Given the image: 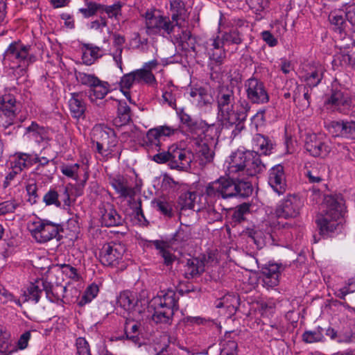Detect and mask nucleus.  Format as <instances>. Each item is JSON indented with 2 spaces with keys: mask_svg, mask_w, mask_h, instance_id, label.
I'll use <instances>...</instances> for the list:
<instances>
[{
  "mask_svg": "<svg viewBox=\"0 0 355 355\" xmlns=\"http://www.w3.org/2000/svg\"><path fill=\"white\" fill-rule=\"evenodd\" d=\"M254 148L264 155L270 154L273 149L274 143L268 137L262 135L257 134L252 139Z\"/></svg>",
  "mask_w": 355,
  "mask_h": 355,
  "instance_id": "nucleus-36",
  "label": "nucleus"
},
{
  "mask_svg": "<svg viewBox=\"0 0 355 355\" xmlns=\"http://www.w3.org/2000/svg\"><path fill=\"white\" fill-rule=\"evenodd\" d=\"M207 51L209 56L210 65H220L225 58L223 42L219 37L211 38L207 42Z\"/></svg>",
  "mask_w": 355,
  "mask_h": 355,
  "instance_id": "nucleus-17",
  "label": "nucleus"
},
{
  "mask_svg": "<svg viewBox=\"0 0 355 355\" xmlns=\"http://www.w3.org/2000/svg\"><path fill=\"white\" fill-rule=\"evenodd\" d=\"M249 177L250 176H243L239 177V178H234L237 190L236 196L245 197L249 196L252 193L253 188L252 184L248 181Z\"/></svg>",
  "mask_w": 355,
  "mask_h": 355,
  "instance_id": "nucleus-40",
  "label": "nucleus"
},
{
  "mask_svg": "<svg viewBox=\"0 0 355 355\" xmlns=\"http://www.w3.org/2000/svg\"><path fill=\"white\" fill-rule=\"evenodd\" d=\"M223 44L225 43L239 44L242 42V38L237 31L225 33L221 40Z\"/></svg>",
  "mask_w": 355,
  "mask_h": 355,
  "instance_id": "nucleus-58",
  "label": "nucleus"
},
{
  "mask_svg": "<svg viewBox=\"0 0 355 355\" xmlns=\"http://www.w3.org/2000/svg\"><path fill=\"white\" fill-rule=\"evenodd\" d=\"M123 3L120 1L114 3L113 5H101V10L105 12L109 18H114L118 20L121 16V8Z\"/></svg>",
  "mask_w": 355,
  "mask_h": 355,
  "instance_id": "nucleus-49",
  "label": "nucleus"
},
{
  "mask_svg": "<svg viewBox=\"0 0 355 355\" xmlns=\"http://www.w3.org/2000/svg\"><path fill=\"white\" fill-rule=\"evenodd\" d=\"M172 40L183 51H189L191 50L195 51V39L192 37L191 32L187 30L182 31L181 33L175 35Z\"/></svg>",
  "mask_w": 355,
  "mask_h": 355,
  "instance_id": "nucleus-32",
  "label": "nucleus"
},
{
  "mask_svg": "<svg viewBox=\"0 0 355 355\" xmlns=\"http://www.w3.org/2000/svg\"><path fill=\"white\" fill-rule=\"evenodd\" d=\"M101 56V50L99 47L89 44L83 46L82 60L85 64L92 65Z\"/></svg>",
  "mask_w": 355,
  "mask_h": 355,
  "instance_id": "nucleus-34",
  "label": "nucleus"
},
{
  "mask_svg": "<svg viewBox=\"0 0 355 355\" xmlns=\"http://www.w3.org/2000/svg\"><path fill=\"white\" fill-rule=\"evenodd\" d=\"M325 168L322 165H316L306 171V175L310 183H319L323 180Z\"/></svg>",
  "mask_w": 355,
  "mask_h": 355,
  "instance_id": "nucleus-45",
  "label": "nucleus"
},
{
  "mask_svg": "<svg viewBox=\"0 0 355 355\" xmlns=\"http://www.w3.org/2000/svg\"><path fill=\"white\" fill-rule=\"evenodd\" d=\"M238 304V299L234 295H226L218 300L216 303V308H225L230 312L235 311Z\"/></svg>",
  "mask_w": 355,
  "mask_h": 355,
  "instance_id": "nucleus-42",
  "label": "nucleus"
},
{
  "mask_svg": "<svg viewBox=\"0 0 355 355\" xmlns=\"http://www.w3.org/2000/svg\"><path fill=\"white\" fill-rule=\"evenodd\" d=\"M327 109L344 114H348L353 107L351 94L346 90H334L325 101Z\"/></svg>",
  "mask_w": 355,
  "mask_h": 355,
  "instance_id": "nucleus-10",
  "label": "nucleus"
},
{
  "mask_svg": "<svg viewBox=\"0 0 355 355\" xmlns=\"http://www.w3.org/2000/svg\"><path fill=\"white\" fill-rule=\"evenodd\" d=\"M324 72V67L320 64H318L314 67L312 71L306 73L304 76V81L307 86L311 89L317 86L321 82Z\"/></svg>",
  "mask_w": 355,
  "mask_h": 355,
  "instance_id": "nucleus-37",
  "label": "nucleus"
},
{
  "mask_svg": "<svg viewBox=\"0 0 355 355\" xmlns=\"http://www.w3.org/2000/svg\"><path fill=\"white\" fill-rule=\"evenodd\" d=\"M98 293V286L96 284H91L87 288L81 299L78 301V305L83 306L91 302L96 297Z\"/></svg>",
  "mask_w": 355,
  "mask_h": 355,
  "instance_id": "nucleus-48",
  "label": "nucleus"
},
{
  "mask_svg": "<svg viewBox=\"0 0 355 355\" xmlns=\"http://www.w3.org/2000/svg\"><path fill=\"white\" fill-rule=\"evenodd\" d=\"M157 65L158 62L156 60H153L146 62L141 69L134 71L136 82L144 83L148 85L155 83L156 79L152 70L155 69Z\"/></svg>",
  "mask_w": 355,
  "mask_h": 355,
  "instance_id": "nucleus-21",
  "label": "nucleus"
},
{
  "mask_svg": "<svg viewBox=\"0 0 355 355\" xmlns=\"http://www.w3.org/2000/svg\"><path fill=\"white\" fill-rule=\"evenodd\" d=\"M194 144L199 148V149L197 150V152L201 159L202 162L205 164L211 162L213 160L214 153L209 147V146L206 143L202 141L200 142L196 139L194 140Z\"/></svg>",
  "mask_w": 355,
  "mask_h": 355,
  "instance_id": "nucleus-43",
  "label": "nucleus"
},
{
  "mask_svg": "<svg viewBox=\"0 0 355 355\" xmlns=\"http://www.w3.org/2000/svg\"><path fill=\"white\" fill-rule=\"evenodd\" d=\"M184 268L185 278L192 279L199 276L205 271V262L199 258H191L187 260Z\"/></svg>",
  "mask_w": 355,
  "mask_h": 355,
  "instance_id": "nucleus-26",
  "label": "nucleus"
},
{
  "mask_svg": "<svg viewBox=\"0 0 355 355\" xmlns=\"http://www.w3.org/2000/svg\"><path fill=\"white\" fill-rule=\"evenodd\" d=\"M112 186L115 191L123 198H132L135 194V189L129 184L123 176H117L112 179Z\"/></svg>",
  "mask_w": 355,
  "mask_h": 355,
  "instance_id": "nucleus-29",
  "label": "nucleus"
},
{
  "mask_svg": "<svg viewBox=\"0 0 355 355\" xmlns=\"http://www.w3.org/2000/svg\"><path fill=\"white\" fill-rule=\"evenodd\" d=\"M329 132L333 137H340L355 140V121H332L326 125Z\"/></svg>",
  "mask_w": 355,
  "mask_h": 355,
  "instance_id": "nucleus-14",
  "label": "nucleus"
},
{
  "mask_svg": "<svg viewBox=\"0 0 355 355\" xmlns=\"http://www.w3.org/2000/svg\"><path fill=\"white\" fill-rule=\"evenodd\" d=\"M118 304L124 310L130 311L137 304L135 293L130 291H125L120 293L117 298Z\"/></svg>",
  "mask_w": 355,
  "mask_h": 355,
  "instance_id": "nucleus-35",
  "label": "nucleus"
},
{
  "mask_svg": "<svg viewBox=\"0 0 355 355\" xmlns=\"http://www.w3.org/2000/svg\"><path fill=\"white\" fill-rule=\"evenodd\" d=\"M250 211V205L247 203H243L237 206L232 214V218L237 222L244 220V216Z\"/></svg>",
  "mask_w": 355,
  "mask_h": 355,
  "instance_id": "nucleus-57",
  "label": "nucleus"
},
{
  "mask_svg": "<svg viewBox=\"0 0 355 355\" xmlns=\"http://www.w3.org/2000/svg\"><path fill=\"white\" fill-rule=\"evenodd\" d=\"M349 55L347 53L346 49H344L335 55L333 63L335 65L347 67L349 66Z\"/></svg>",
  "mask_w": 355,
  "mask_h": 355,
  "instance_id": "nucleus-61",
  "label": "nucleus"
},
{
  "mask_svg": "<svg viewBox=\"0 0 355 355\" xmlns=\"http://www.w3.org/2000/svg\"><path fill=\"white\" fill-rule=\"evenodd\" d=\"M170 11L171 21L178 27H180L182 22L187 20L189 17V12L182 0H171Z\"/></svg>",
  "mask_w": 355,
  "mask_h": 355,
  "instance_id": "nucleus-20",
  "label": "nucleus"
},
{
  "mask_svg": "<svg viewBox=\"0 0 355 355\" xmlns=\"http://www.w3.org/2000/svg\"><path fill=\"white\" fill-rule=\"evenodd\" d=\"M22 43L17 41L11 43L3 54L5 64H7L13 70V73L17 78L20 77L22 69Z\"/></svg>",
  "mask_w": 355,
  "mask_h": 355,
  "instance_id": "nucleus-12",
  "label": "nucleus"
},
{
  "mask_svg": "<svg viewBox=\"0 0 355 355\" xmlns=\"http://www.w3.org/2000/svg\"><path fill=\"white\" fill-rule=\"evenodd\" d=\"M248 99L252 103L263 104L268 103L269 96L264 84L259 80L251 78L245 83Z\"/></svg>",
  "mask_w": 355,
  "mask_h": 355,
  "instance_id": "nucleus-13",
  "label": "nucleus"
},
{
  "mask_svg": "<svg viewBox=\"0 0 355 355\" xmlns=\"http://www.w3.org/2000/svg\"><path fill=\"white\" fill-rule=\"evenodd\" d=\"M43 200L46 205H54L56 207L60 206V202L58 200V194L54 190H50L46 193L43 198Z\"/></svg>",
  "mask_w": 355,
  "mask_h": 355,
  "instance_id": "nucleus-62",
  "label": "nucleus"
},
{
  "mask_svg": "<svg viewBox=\"0 0 355 355\" xmlns=\"http://www.w3.org/2000/svg\"><path fill=\"white\" fill-rule=\"evenodd\" d=\"M227 164V175L232 179L254 176L261 172L264 168L259 157L250 151L238 150L233 153Z\"/></svg>",
  "mask_w": 355,
  "mask_h": 355,
  "instance_id": "nucleus-3",
  "label": "nucleus"
},
{
  "mask_svg": "<svg viewBox=\"0 0 355 355\" xmlns=\"http://www.w3.org/2000/svg\"><path fill=\"white\" fill-rule=\"evenodd\" d=\"M135 82H136V79L133 71L125 74L120 81L121 91L130 102H131V98L129 89Z\"/></svg>",
  "mask_w": 355,
  "mask_h": 355,
  "instance_id": "nucleus-44",
  "label": "nucleus"
},
{
  "mask_svg": "<svg viewBox=\"0 0 355 355\" xmlns=\"http://www.w3.org/2000/svg\"><path fill=\"white\" fill-rule=\"evenodd\" d=\"M216 101L218 118L223 128H233L232 135L235 137L243 128V122L248 116L250 105L246 101L236 102L234 87L232 86L221 87Z\"/></svg>",
  "mask_w": 355,
  "mask_h": 355,
  "instance_id": "nucleus-1",
  "label": "nucleus"
},
{
  "mask_svg": "<svg viewBox=\"0 0 355 355\" xmlns=\"http://www.w3.org/2000/svg\"><path fill=\"white\" fill-rule=\"evenodd\" d=\"M191 234L187 228H180L175 234L172 241H171V245H179L184 246L185 243L190 239Z\"/></svg>",
  "mask_w": 355,
  "mask_h": 355,
  "instance_id": "nucleus-51",
  "label": "nucleus"
},
{
  "mask_svg": "<svg viewBox=\"0 0 355 355\" xmlns=\"http://www.w3.org/2000/svg\"><path fill=\"white\" fill-rule=\"evenodd\" d=\"M112 38L113 46L115 48V50L111 53V55L117 67L122 70L123 45L125 42V39L124 36L116 33L113 34Z\"/></svg>",
  "mask_w": 355,
  "mask_h": 355,
  "instance_id": "nucleus-33",
  "label": "nucleus"
},
{
  "mask_svg": "<svg viewBox=\"0 0 355 355\" xmlns=\"http://www.w3.org/2000/svg\"><path fill=\"white\" fill-rule=\"evenodd\" d=\"M234 179L230 177H220L207 184L205 194L206 198L216 200L220 198H228L236 196L237 190Z\"/></svg>",
  "mask_w": 355,
  "mask_h": 355,
  "instance_id": "nucleus-9",
  "label": "nucleus"
},
{
  "mask_svg": "<svg viewBox=\"0 0 355 355\" xmlns=\"http://www.w3.org/2000/svg\"><path fill=\"white\" fill-rule=\"evenodd\" d=\"M177 88L171 84L166 85L163 89L162 102L163 104H167L172 108L176 107L175 92Z\"/></svg>",
  "mask_w": 355,
  "mask_h": 355,
  "instance_id": "nucleus-41",
  "label": "nucleus"
},
{
  "mask_svg": "<svg viewBox=\"0 0 355 355\" xmlns=\"http://www.w3.org/2000/svg\"><path fill=\"white\" fill-rule=\"evenodd\" d=\"M61 270L62 273L66 275L68 278L78 280L79 278L76 268L69 264H60L58 266Z\"/></svg>",
  "mask_w": 355,
  "mask_h": 355,
  "instance_id": "nucleus-60",
  "label": "nucleus"
},
{
  "mask_svg": "<svg viewBox=\"0 0 355 355\" xmlns=\"http://www.w3.org/2000/svg\"><path fill=\"white\" fill-rule=\"evenodd\" d=\"M125 332L128 339L135 341L140 334V324L137 322L128 320L125 324Z\"/></svg>",
  "mask_w": 355,
  "mask_h": 355,
  "instance_id": "nucleus-47",
  "label": "nucleus"
},
{
  "mask_svg": "<svg viewBox=\"0 0 355 355\" xmlns=\"http://www.w3.org/2000/svg\"><path fill=\"white\" fill-rule=\"evenodd\" d=\"M324 336L321 328H318L313 331H305L302 335V339L307 343L322 341Z\"/></svg>",
  "mask_w": 355,
  "mask_h": 355,
  "instance_id": "nucleus-54",
  "label": "nucleus"
},
{
  "mask_svg": "<svg viewBox=\"0 0 355 355\" xmlns=\"http://www.w3.org/2000/svg\"><path fill=\"white\" fill-rule=\"evenodd\" d=\"M93 142L116 144V139L114 131L101 124L96 125L92 130Z\"/></svg>",
  "mask_w": 355,
  "mask_h": 355,
  "instance_id": "nucleus-22",
  "label": "nucleus"
},
{
  "mask_svg": "<svg viewBox=\"0 0 355 355\" xmlns=\"http://www.w3.org/2000/svg\"><path fill=\"white\" fill-rule=\"evenodd\" d=\"M151 243L157 250V254L164 259V264L166 266L171 265L175 260L171 244L159 240L153 241Z\"/></svg>",
  "mask_w": 355,
  "mask_h": 355,
  "instance_id": "nucleus-28",
  "label": "nucleus"
},
{
  "mask_svg": "<svg viewBox=\"0 0 355 355\" xmlns=\"http://www.w3.org/2000/svg\"><path fill=\"white\" fill-rule=\"evenodd\" d=\"M281 268L277 263H269L262 268L261 278L263 286L273 288L278 285Z\"/></svg>",
  "mask_w": 355,
  "mask_h": 355,
  "instance_id": "nucleus-19",
  "label": "nucleus"
},
{
  "mask_svg": "<svg viewBox=\"0 0 355 355\" xmlns=\"http://www.w3.org/2000/svg\"><path fill=\"white\" fill-rule=\"evenodd\" d=\"M76 77L78 83L88 86L90 88L98 81V78L94 74L86 73L81 71L76 72Z\"/></svg>",
  "mask_w": 355,
  "mask_h": 355,
  "instance_id": "nucleus-53",
  "label": "nucleus"
},
{
  "mask_svg": "<svg viewBox=\"0 0 355 355\" xmlns=\"http://www.w3.org/2000/svg\"><path fill=\"white\" fill-rule=\"evenodd\" d=\"M80 165L78 164H63L60 166V171L68 178H72L73 180H77L78 179V172L79 170Z\"/></svg>",
  "mask_w": 355,
  "mask_h": 355,
  "instance_id": "nucleus-55",
  "label": "nucleus"
},
{
  "mask_svg": "<svg viewBox=\"0 0 355 355\" xmlns=\"http://www.w3.org/2000/svg\"><path fill=\"white\" fill-rule=\"evenodd\" d=\"M70 112L73 118H84L86 110V103L82 93H71L69 100Z\"/></svg>",
  "mask_w": 355,
  "mask_h": 355,
  "instance_id": "nucleus-24",
  "label": "nucleus"
},
{
  "mask_svg": "<svg viewBox=\"0 0 355 355\" xmlns=\"http://www.w3.org/2000/svg\"><path fill=\"white\" fill-rule=\"evenodd\" d=\"M198 98V106L202 108L211 105L214 99L210 92L204 87H200Z\"/></svg>",
  "mask_w": 355,
  "mask_h": 355,
  "instance_id": "nucleus-52",
  "label": "nucleus"
},
{
  "mask_svg": "<svg viewBox=\"0 0 355 355\" xmlns=\"http://www.w3.org/2000/svg\"><path fill=\"white\" fill-rule=\"evenodd\" d=\"M76 345L78 355H92L89 344L84 338H78Z\"/></svg>",
  "mask_w": 355,
  "mask_h": 355,
  "instance_id": "nucleus-59",
  "label": "nucleus"
},
{
  "mask_svg": "<svg viewBox=\"0 0 355 355\" xmlns=\"http://www.w3.org/2000/svg\"><path fill=\"white\" fill-rule=\"evenodd\" d=\"M345 211V201L341 196H325L315 219L320 234L328 236L339 229L343 224Z\"/></svg>",
  "mask_w": 355,
  "mask_h": 355,
  "instance_id": "nucleus-2",
  "label": "nucleus"
},
{
  "mask_svg": "<svg viewBox=\"0 0 355 355\" xmlns=\"http://www.w3.org/2000/svg\"><path fill=\"white\" fill-rule=\"evenodd\" d=\"M96 144V150L97 152L103 157L109 156L112 152V148L115 146L116 144H106L101 142H95Z\"/></svg>",
  "mask_w": 355,
  "mask_h": 355,
  "instance_id": "nucleus-63",
  "label": "nucleus"
},
{
  "mask_svg": "<svg viewBox=\"0 0 355 355\" xmlns=\"http://www.w3.org/2000/svg\"><path fill=\"white\" fill-rule=\"evenodd\" d=\"M163 306L172 309L173 311L178 309V298L173 290L161 291L150 301V306Z\"/></svg>",
  "mask_w": 355,
  "mask_h": 355,
  "instance_id": "nucleus-18",
  "label": "nucleus"
},
{
  "mask_svg": "<svg viewBox=\"0 0 355 355\" xmlns=\"http://www.w3.org/2000/svg\"><path fill=\"white\" fill-rule=\"evenodd\" d=\"M125 252L123 244L116 242L103 245L100 252L101 262L107 266H116L122 259Z\"/></svg>",
  "mask_w": 355,
  "mask_h": 355,
  "instance_id": "nucleus-11",
  "label": "nucleus"
},
{
  "mask_svg": "<svg viewBox=\"0 0 355 355\" xmlns=\"http://www.w3.org/2000/svg\"><path fill=\"white\" fill-rule=\"evenodd\" d=\"M27 230L37 242L45 243L55 238L62 228L58 224L35 219L27 223Z\"/></svg>",
  "mask_w": 355,
  "mask_h": 355,
  "instance_id": "nucleus-8",
  "label": "nucleus"
},
{
  "mask_svg": "<svg viewBox=\"0 0 355 355\" xmlns=\"http://www.w3.org/2000/svg\"><path fill=\"white\" fill-rule=\"evenodd\" d=\"M154 310L151 316L153 322L160 324H171L173 320L174 311L170 309L163 308V306H150Z\"/></svg>",
  "mask_w": 355,
  "mask_h": 355,
  "instance_id": "nucleus-31",
  "label": "nucleus"
},
{
  "mask_svg": "<svg viewBox=\"0 0 355 355\" xmlns=\"http://www.w3.org/2000/svg\"><path fill=\"white\" fill-rule=\"evenodd\" d=\"M108 92V83L98 79V83H96L90 89L89 98L91 101H94L97 99H103Z\"/></svg>",
  "mask_w": 355,
  "mask_h": 355,
  "instance_id": "nucleus-39",
  "label": "nucleus"
},
{
  "mask_svg": "<svg viewBox=\"0 0 355 355\" xmlns=\"http://www.w3.org/2000/svg\"><path fill=\"white\" fill-rule=\"evenodd\" d=\"M18 349H22V334L17 341L14 340L10 334L0 327V355H10Z\"/></svg>",
  "mask_w": 355,
  "mask_h": 355,
  "instance_id": "nucleus-15",
  "label": "nucleus"
},
{
  "mask_svg": "<svg viewBox=\"0 0 355 355\" xmlns=\"http://www.w3.org/2000/svg\"><path fill=\"white\" fill-rule=\"evenodd\" d=\"M0 110L3 116L8 119V123L10 124L12 123L11 121L15 116V98L10 94L0 96Z\"/></svg>",
  "mask_w": 355,
  "mask_h": 355,
  "instance_id": "nucleus-27",
  "label": "nucleus"
},
{
  "mask_svg": "<svg viewBox=\"0 0 355 355\" xmlns=\"http://www.w3.org/2000/svg\"><path fill=\"white\" fill-rule=\"evenodd\" d=\"M154 207L164 216H172V206L166 200L157 199L153 202Z\"/></svg>",
  "mask_w": 355,
  "mask_h": 355,
  "instance_id": "nucleus-56",
  "label": "nucleus"
},
{
  "mask_svg": "<svg viewBox=\"0 0 355 355\" xmlns=\"http://www.w3.org/2000/svg\"><path fill=\"white\" fill-rule=\"evenodd\" d=\"M146 138L147 141L150 143V145L159 146L161 137L159 136V132L157 130L156 128L150 129V130H148L146 135Z\"/></svg>",
  "mask_w": 355,
  "mask_h": 355,
  "instance_id": "nucleus-64",
  "label": "nucleus"
},
{
  "mask_svg": "<svg viewBox=\"0 0 355 355\" xmlns=\"http://www.w3.org/2000/svg\"><path fill=\"white\" fill-rule=\"evenodd\" d=\"M29 293L33 296L34 300L37 302L39 294L44 291L46 297L53 302H64L66 299L68 302L72 301L69 299L67 292L68 288L61 284L51 285L49 282L39 279L31 283L27 288Z\"/></svg>",
  "mask_w": 355,
  "mask_h": 355,
  "instance_id": "nucleus-7",
  "label": "nucleus"
},
{
  "mask_svg": "<svg viewBox=\"0 0 355 355\" xmlns=\"http://www.w3.org/2000/svg\"><path fill=\"white\" fill-rule=\"evenodd\" d=\"M193 159V154L187 149L173 144L166 152L157 153L153 156V160L159 164L167 162L171 169L188 171Z\"/></svg>",
  "mask_w": 355,
  "mask_h": 355,
  "instance_id": "nucleus-6",
  "label": "nucleus"
},
{
  "mask_svg": "<svg viewBox=\"0 0 355 355\" xmlns=\"http://www.w3.org/2000/svg\"><path fill=\"white\" fill-rule=\"evenodd\" d=\"M220 355H237L238 345L235 340L225 338L220 343Z\"/></svg>",
  "mask_w": 355,
  "mask_h": 355,
  "instance_id": "nucleus-50",
  "label": "nucleus"
},
{
  "mask_svg": "<svg viewBox=\"0 0 355 355\" xmlns=\"http://www.w3.org/2000/svg\"><path fill=\"white\" fill-rule=\"evenodd\" d=\"M304 147L313 157H324L327 156L330 151L329 146L318 139L315 135L311 137L309 140L306 141Z\"/></svg>",
  "mask_w": 355,
  "mask_h": 355,
  "instance_id": "nucleus-23",
  "label": "nucleus"
},
{
  "mask_svg": "<svg viewBox=\"0 0 355 355\" xmlns=\"http://www.w3.org/2000/svg\"><path fill=\"white\" fill-rule=\"evenodd\" d=\"M141 17L144 19L146 33L150 37H171L174 32L175 24L171 21L170 17L161 15L155 9L147 10L141 15Z\"/></svg>",
  "mask_w": 355,
  "mask_h": 355,
  "instance_id": "nucleus-5",
  "label": "nucleus"
},
{
  "mask_svg": "<svg viewBox=\"0 0 355 355\" xmlns=\"http://www.w3.org/2000/svg\"><path fill=\"white\" fill-rule=\"evenodd\" d=\"M117 105V118L115 123L117 125H123L127 124L131 119V111L130 107L125 102L115 101Z\"/></svg>",
  "mask_w": 355,
  "mask_h": 355,
  "instance_id": "nucleus-38",
  "label": "nucleus"
},
{
  "mask_svg": "<svg viewBox=\"0 0 355 355\" xmlns=\"http://www.w3.org/2000/svg\"><path fill=\"white\" fill-rule=\"evenodd\" d=\"M301 202L299 198L295 196H288L281 200L275 209V216H272L268 220L262 223L261 229L265 230L267 234L271 232L286 228L288 226V223H283L278 219L283 218L285 219L293 218L300 214Z\"/></svg>",
  "mask_w": 355,
  "mask_h": 355,
  "instance_id": "nucleus-4",
  "label": "nucleus"
},
{
  "mask_svg": "<svg viewBox=\"0 0 355 355\" xmlns=\"http://www.w3.org/2000/svg\"><path fill=\"white\" fill-rule=\"evenodd\" d=\"M102 223L107 227L119 226L123 224V219L117 213L116 210L111 204L104 205L103 211H101Z\"/></svg>",
  "mask_w": 355,
  "mask_h": 355,
  "instance_id": "nucleus-25",
  "label": "nucleus"
},
{
  "mask_svg": "<svg viewBox=\"0 0 355 355\" xmlns=\"http://www.w3.org/2000/svg\"><path fill=\"white\" fill-rule=\"evenodd\" d=\"M347 9H338L331 11L329 15V20L336 31L342 34L345 31L347 23L345 19Z\"/></svg>",
  "mask_w": 355,
  "mask_h": 355,
  "instance_id": "nucleus-30",
  "label": "nucleus"
},
{
  "mask_svg": "<svg viewBox=\"0 0 355 355\" xmlns=\"http://www.w3.org/2000/svg\"><path fill=\"white\" fill-rule=\"evenodd\" d=\"M197 194L192 191L182 193L179 198V204L182 209H191L194 208Z\"/></svg>",
  "mask_w": 355,
  "mask_h": 355,
  "instance_id": "nucleus-46",
  "label": "nucleus"
},
{
  "mask_svg": "<svg viewBox=\"0 0 355 355\" xmlns=\"http://www.w3.org/2000/svg\"><path fill=\"white\" fill-rule=\"evenodd\" d=\"M268 184L278 194L286 191V182L284 167L277 164L270 168L268 176Z\"/></svg>",
  "mask_w": 355,
  "mask_h": 355,
  "instance_id": "nucleus-16",
  "label": "nucleus"
}]
</instances>
